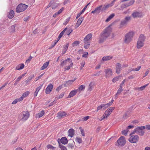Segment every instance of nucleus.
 <instances>
[{
  "label": "nucleus",
  "mask_w": 150,
  "mask_h": 150,
  "mask_svg": "<svg viewBox=\"0 0 150 150\" xmlns=\"http://www.w3.org/2000/svg\"><path fill=\"white\" fill-rule=\"evenodd\" d=\"M131 17L130 16H127L124 19L122 20L120 23V28H121L124 26H126L127 23L130 20Z\"/></svg>",
  "instance_id": "nucleus-8"
},
{
  "label": "nucleus",
  "mask_w": 150,
  "mask_h": 150,
  "mask_svg": "<svg viewBox=\"0 0 150 150\" xmlns=\"http://www.w3.org/2000/svg\"><path fill=\"white\" fill-rule=\"evenodd\" d=\"M30 18V17L29 16H27L23 18V20L24 21H28V19Z\"/></svg>",
  "instance_id": "nucleus-49"
},
{
  "label": "nucleus",
  "mask_w": 150,
  "mask_h": 150,
  "mask_svg": "<svg viewBox=\"0 0 150 150\" xmlns=\"http://www.w3.org/2000/svg\"><path fill=\"white\" fill-rule=\"evenodd\" d=\"M79 41H75L72 44V45L73 47L76 46L79 44Z\"/></svg>",
  "instance_id": "nucleus-36"
},
{
  "label": "nucleus",
  "mask_w": 150,
  "mask_h": 150,
  "mask_svg": "<svg viewBox=\"0 0 150 150\" xmlns=\"http://www.w3.org/2000/svg\"><path fill=\"white\" fill-rule=\"evenodd\" d=\"M81 134H82V136H85V133L83 129H81Z\"/></svg>",
  "instance_id": "nucleus-61"
},
{
  "label": "nucleus",
  "mask_w": 150,
  "mask_h": 150,
  "mask_svg": "<svg viewBox=\"0 0 150 150\" xmlns=\"http://www.w3.org/2000/svg\"><path fill=\"white\" fill-rule=\"evenodd\" d=\"M83 19L84 18L83 17H81L79 18L75 25V27L76 28H78L80 25Z\"/></svg>",
  "instance_id": "nucleus-18"
},
{
  "label": "nucleus",
  "mask_w": 150,
  "mask_h": 150,
  "mask_svg": "<svg viewBox=\"0 0 150 150\" xmlns=\"http://www.w3.org/2000/svg\"><path fill=\"white\" fill-rule=\"evenodd\" d=\"M108 8V6H106V5H104L103 6L101 5L96 7L94 11H92L91 13L98 14L101 11H105Z\"/></svg>",
  "instance_id": "nucleus-2"
},
{
  "label": "nucleus",
  "mask_w": 150,
  "mask_h": 150,
  "mask_svg": "<svg viewBox=\"0 0 150 150\" xmlns=\"http://www.w3.org/2000/svg\"><path fill=\"white\" fill-rule=\"evenodd\" d=\"M42 85H41L39 86V87H37L36 89V90L38 92L39 91V90L42 88Z\"/></svg>",
  "instance_id": "nucleus-60"
},
{
  "label": "nucleus",
  "mask_w": 150,
  "mask_h": 150,
  "mask_svg": "<svg viewBox=\"0 0 150 150\" xmlns=\"http://www.w3.org/2000/svg\"><path fill=\"white\" fill-rule=\"evenodd\" d=\"M105 114H107V116H109L110 114L111 113L108 110V109H107L105 111Z\"/></svg>",
  "instance_id": "nucleus-56"
},
{
  "label": "nucleus",
  "mask_w": 150,
  "mask_h": 150,
  "mask_svg": "<svg viewBox=\"0 0 150 150\" xmlns=\"http://www.w3.org/2000/svg\"><path fill=\"white\" fill-rule=\"evenodd\" d=\"M44 111L42 110L39 113L36 114L35 117L36 118H39L42 116L44 115Z\"/></svg>",
  "instance_id": "nucleus-21"
},
{
  "label": "nucleus",
  "mask_w": 150,
  "mask_h": 150,
  "mask_svg": "<svg viewBox=\"0 0 150 150\" xmlns=\"http://www.w3.org/2000/svg\"><path fill=\"white\" fill-rule=\"evenodd\" d=\"M115 108V107H110L108 109L109 111L110 112H111Z\"/></svg>",
  "instance_id": "nucleus-51"
},
{
  "label": "nucleus",
  "mask_w": 150,
  "mask_h": 150,
  "mask_svg": "<svg viewBox=\"0 0 150 150\" xmlns=\"http://www.w3.org/2000/svg\"><path fill=\"white\" fill-rule=\"evenodd\" d=\"M70 17L68 18L66 20L65 22L64 23V25H66L69 21L70 20Z\"/></svg>",
  "instance_id": "nucleus-52"
},
{
  "label": "nucleus",
  "mask_w": 150,
  "mask_h": 150,
  "mask_svg": "<svg viewBox=\"0 0 150 150\" xmlns=\"http://www.w3.org/2000/svg\"><path fill=\"white\" fill-rule=\"evenodd\" d=\"M59 146L60 147L62 150H67L66 148L63 145H61L59 143Z\"/></svg>",
  "instance_id": "nucleus-41"
},
{
  "label": "nucleus",
  "mask_w": 150,
  "mask_h": 150,
  "mask_svg": "<svg viewBox=\"0 0 150 150\" xmlns=\"http://www.w3.org/2000/svg\"><path fill=\"white\" fill-rule=\"evenodd\" d=\"M29 93L30 92L28 91L25 92L22 95V96L23 98H24L25 97L27 96Z\"/></svg>",
  "instance_id": "nucleus-37"
},
{
  "label": "nucleus",
  "mask_w": 150,
  "mask_h": 150,
  "mask_svg": "<svg viewBox=\"0 0 150 150\" xmlns=\"http://www.w3.org/2000/svg\"><path fill=\"white\" fill-rule=\"evenodd\" d=\"M112 57L111 56L104 57H103L102 59L103 61H107L111 59Z\"/></svg>",
  "instance_id": "nucleus-31"
},
{
  "label": "nucleus",
  "mask_w": 150,
  "mask_h": 150,
  "mask_svg": "<svg viewBox=\"0 0 150 150\" xmlns=\"http://www.w3.org/2000/svg\"><path fill=\"white\" fill-rule=\"evenodd\" d=\"M145 38L143 35L141 34L137 42V48L140 49L143 47L144 45V42Z\"/></svg>",
  "instance_id": "nucleus-5"
},
{
  "label": "nucleus",
  "mask_w": 150,
  "mask_h": 150,
  "mask_svg": "<svg viewBox=\"0 0 150 150\" xmlns=\"http://www.w3.org/2000/svg\"><path fill=\"white\" fill-rule=\"evenodd\" d=\"M76 79V78H74L73 80H69L66 81V83L69 85H71L72 84L73 82L75 81Z\"/></svg>",
  "instance_id": "nucleus-33"
},
{
  "label": "nucleus",
  "mask_w": 150,
  "mask_h": 150,
  "mask_svg": "<svg viewBox=\"0 0 150 150\" xmlns=\"http://www.w3.org/2000/svg\"><path fill=\"white\" fill-rule=\"evenodd\" d=\"M83 13L81 11L80 13H79L77 15L76 18L77 19Z\"/></svg>",
  "instance_id": "nucleus-55"
},
{
  "label": "nucleus",
  "mask_w": 150,
  "mask_h": 150,
  "mask_svg": "<svg viewBox=\"0 0 150 150\" xmlns=\"http://www.w3.org/2000/svg\"><path fill=\"white\" fill-rule=\"evenodd\" d=\"M28 7V6L24 4H21L18 5L16 8V12L20 13L24 11Z\"/></svg>",
  "instance_id": "nucleus-9"
},
{
  "label": "nucleus",
  "mask_w": 150,
  "mask_h": 150,
  "mask_svg": "<svg viewBox=\"0 0 150 150\" xmlns=\"http://www.w3.org/2000/svg\"><path fill=\"white\" fill-rule=\"evenodd\" d=\"M141 68V66H138L137 68L134 69V71H139Z\"/></svg>",
  "instance_id": "nucleus-64"
},
{
  "label": "nucleus",
  "mask_w": 150,
  "mask_h": 150,
  "mask_svg": "<svg viewBox=\"0 0 150 150\" xmlns=\"http://www.w3.org/2000/svg\"><path fill=\"white\" fill-rule=\"evenodd\" d=\"M68 147L69 148H70L71 149H72L73 147H74V145L73 144H72L71 143H69L68 145Z\"/></svg>",
  "instance_id": "nucleus-59"
},
{
  "label": "nucleus",
  "mask_w": 150,
  "mask_h": 150,
  "mask_svg": "<svg viewBox=\"0 0 150 150\" xmlns=\"http://www.w3.org/2000/svg\"><path fill=\"white\" fill-rule=\"evenodd\" d=\"M115 2L114 1H113L110 4H108L106 5V6H108V8H109L110 7L112 6L114 4Z\"/></svg>",
  "instance_id": "nucleus-45"
},
{
  "label": "nucleus",
  "mask_w": 150,
  "mask_h": 150,
  "mask_svg": "<svg viewBox=\"0 0 150 150\" xmlns=\"http://www.w3.org/2000/svg\"><path fill=\"white\" fill-rule=\"evenodd\" d=\"M100 72H101L100 71H98L97 72H96V74H93L92 75V76H98L99 75H100Z\"/></svg>",
  "instance_id": "nucleus-47"
},
{
  "label": "nucleus",
  "mask_w": 150,
  "mask_h": 150,
  "mask_svg": "<svg viewBox=\"0 0 150 150\" xmlns=\"http://www.w3.org/2000/svg\"><path fill=\"white\" fill-rule=\"evenodd\" d=\"M132 133L130 134V137L129 138L128 140L131 143H134L137 142L139 139V137L137 135H131L133 134Z\"/></svg>",
  "instance_id": "nucleus-10"
},
{
  "label": "nucleus",
  "mask_w": 150,
  "mask_h": 150,
  "mask_svg": "<svg viewBox=\"0 0 150 150\" xmlns=\"http://www.w3.org/2000/svg\"><path fill=\"white\" fill-rule=\"evenodd\" d=\"M78 90L75 89L71 91L69 93V95L68 97V98H71L74 96L78 92Z\"/></svg>",
  "instance_id": "nucleus-16"
},
{
  "label": "nucleus",
  "mask_w": 150,
  "mask_h": 150,
  "mask_svg": "<svg viewBox=\"0 0 150 150\" xmlns=\"http://www.w3.org/2000/svg\"><path fill=\"white\" fill-rule=\"evenodd\" d=\"M129 130H128L127 129H126L125 130H123L122 132V134L125 135H127V132H128Z\"/></svg>",
  "instance_id": "nucleus-38"
},
{
  "label": "nucleus",
  "mask_w": 150,
  "mask_h": 150,
  "mask_svg": "<svg viewBox=\"0 0 150 150\" xmlns=\"http://www.w3.org/2000/svg\"><path fill=\"white\" fill-rule=\"evenodd\" d=\"M64 8H62L60 9L58 12H57V13L58 14H60V13H61L62 11L63 10Z\"/></svg>",
  "instance_id": "nucleus-53"
},
{
  "label": "nucleus",
  "mask_w": 150,
  "mask_h": 150,
  "mask_svg": "<svg viewBox=\"0 0 150 150\" xmlns=\"http://www.w3.org/2000/svg\"><path fill=\"white\" fill-rule=\"evenodd\" d=\"M122 87H120L118 89L117 91V92L116 93L117 94L120 95L121 93V92L122 91Z\"/></svg>",
  "instance_id": "nucleus-40"
},
{
  "label": "nucleus",
  "mask_w": 150,
  "mask_h": 150,
  "mask_svg": "<svg viewBox=\"0 0 150 150\" xmlns=\"http://www.w3.org/2000/svg\"><path fill=\"white\" fill-rule=\"evenodd\" d=\"M119 76H118L113 78V79L112 80V82L114 83H115L119 79Z\"/></svg>",
  "instance_id": "nucleus-42"
},
{
  "label": "nucleus",
  "mask_w": 150,
  "mask_h": 150,
  "mask_svg": "<svg viewBox=\"0 0 150 150\" xmlns=\"http://www.w3.org/2000/svg\"><path fill=\"white\" fill-rule=\"evenodd\" d=\"M57 117L59 119L63 116H64L67 115L66 113L64 111L59 112L57 113Z\"/></svg>",
  "instance_id": "nucleus-19"
},
{
  "label": "nucleus",
  "mask_w": 150,
  "mask_h": 150,
  "mask_svg": "<svg viewBox=\"0 0 150 150\" xmlns=\"http://www.w3.org/2000/svg\"><path fill=\"white\" fill-rule=\"evenodd\" d=\"M69 135L68 136L71 137L73 136L74 134V130L73 129H70L68 131Z\"/></svg>",
  "instance_id": "nucleus-22"
},
{
  "label": "nucleus",
  "mask_w": 150,
  "mask_h": 150,
  "mask_svg": "<svg viewBox=\"0 0 150 150\" xmlns=\"http://www.w3.org/2000/svg\"><path fill=\"white\" fill-rule=\"evenodd\" d=\"M53 88V85L51 83L50 84L46 89L45 93L47 94H49L52 91Z\"/></svg>",
  "instance_id": "nucleus-13"
},
{
  "label": "nucleus",
  "mask_w": 150,
  "mask_h": 150,
  "mask_svg": "<svg viewBox=\"0 0 150 150\" xmlns=\"http://www.w3.org/2000/svg\"><path fill=\"white\" fill-rule=\"evenodd\" d=\"M60 141L64 144H66L68 142L67 139L65 137L62 138L60 139Z\"/></svg>",
  "instance_id": "nucleus-26"
},
{
  "label": "nucleus",
  "mask_w": 150,
  "mask_h": 150,
  "mask_svg": "<svg viewBox=\"0 0 150 150\" xmlns=\"http://www.w3.org/2000/svg\"><path fill=\"white\" fill-rule=\"evenodd\" d=\"M134 33L132 31L129 32L125 35L124 40V42L126 43H129L132 40L134 35Z\"/></svg>",
  "instance_id": "nucleus-6"
},
{
  "label": "nucleus",
  "mask_w": 150,
  "mask_h": 150,
  "mask_svg": "<svg viewBox=\"0 0 150 150\" xmlns=\"http://www.w3.org/2000/svg\"><path fill=\"white\" fill-rule=\"evenodd\" d=\"M69 44L68 43H67L63 47L64 49L62 51V54L63 55V54L65 53L67 51L68 48V47Z\"/></svg>",
  "instance_id": "nucleus-25"
},
{
  "label": "nucleus",
  "mask_w": 150,
  "mask_h": 150,
  "mask_svg": "<svg viewBox=\"0 0 150 150\" xmlns=\"http://www.w3.org/2000/svg\"><path fill=\"white\" fill-rule=\"evenodd\" d=\"M105 76L106 77H108L112 75V70L110 69H105Z\"/></svg>",
  "instance_id": "nucleus-14"
},
{
  "label": "nucleus",
  "mask_w": 150,
  "mask_h": 150,
  "mask_svg": "<svg viewBox=\"0 0 150 150\" xmlns=\"http://www.w3.org/2000/svg\"><path fill=\"white\" fill-rule=\"evenodd\" d=\"M145 129L144 126L137 127L134 129L132 134H135V133L140 136H143L145 132L144 130Z\"/></svg>",
  "instance_id": "nucleus-3"
},
{
  "label": "nucleus",
  "mask_w": 150,
  "mask_h": 150,
  "mask_svg": "<svg viewBox=\"0 0 150 150\" xmlns=\"http://www.w3.org/2000/svg\"><path fill=\"white\" fill-rule=\"evenodd\" d=\"M24 67L23 64H20L17 65L16 68L15 70H20L23 69Z\"/></svg>",
  "instance_id": "nucleus-24"
},
{
  "label": "nucleus",
  "mask_w": 150,
  "mask_h": 150,
  "mask_svg": "<svg viewBox=\"0 0 150 150\" xmlns=\"http://www.w3.org/2000/svg\"><path fill=\"white\" fill-rule=\"evenodd\" d=\"M115 16L114 14H112L109 16L106 19L105 21L106 22L109 21Z\"/></svg>",
  "instance_id": "nucleus-34"
},
{
  "label": "nucleus",
  "mask_w": 150,
  "mask_h": 150,
  "mask_svg": "<svg viewBox=\"0 0 150 150\" xmlns=\"http://www.w3.org/2000/svg\"><path fill=\"white\" fill-rule=\"evenodd\" d=\"M67 29V28H66L63 30L59 34L58 39H60L61 38Z\"/></svg>",
  "instance_id": "nucleus-28"
},
{
  "label": "nucleus",
  "mask_w": 150,
  "mask_h": 150,
  "mask_svg": "<svg viewBox=\"0 0 150 150\" xmlns=\"http://www.w3.org/2000/svg\"><path fill=\"white\" fill-rule=\"evenodd\" d=\"M85 86L84 85H81L79 87L78 89V90L79 91H83L85 88Z\"/></svg>",
  "instance_id": "nucleus-35"
},
{
  "label": "nucleus",
  "mask_w": 150,
  "mask_h": 150,
  "mask_svg": "<svg viewBox=\"0 0 150 150\" xmlns=\"http://www.w3.org/2000/svg\"><path fill=\"white\" fill-rule=\"evenodd\" d=\"M15 25H13L11 26V32H14L15 31Z\"/></svg>",
  "instance_id": "nucleus-43"
},
{
  "label": "nucleus",
  "mask_w": 150,
  "mask_h": 150,
  "mask_svg": "<svg viewBox=\"0 0 150 150\" xmlns=\"http://www.w3.org/2000/svg\"><path fill=\"white\" fill-rule=\"evenodd\" d=\"M112 31V29L110 25L105 29L100 35L99 43H103L110 36Z\"/></svg>",
  "instance_id": "nucleus-1"
},
{
  "label": "nucleus",
  "mask_w": 150,
  "mask_h": 150,
  "mask_svg": "<svg viewBox=\"0 0 150 150\" xmlns=\"http://www.w3.org/2000/svg\"><path fill=\"white\" fill-rule=\"evenodd\" d=\"M21 114L23 116L22 119L24 121L26 120L28 118L30 115L29 112L27 111L23 112Z\"/></svg>",
  "instance_id": "nucleus-11"
},
{
  "label": "nucleus",
  "mask_w": 150,
  "mask_h": 150,
  "mask_svg": "<svg viewBox=\"0 0 150 150\" xmlns=\"http://www.w3.org/2000/svg\"><path fill=\"white\" fill-rule=\"evenodd\" d=\"M76 142H77L79 143H81L82 141L81 139L80 138L78 137H76Z\"/></svg>",
  "instance_id": "nucleus-39"
},
{
  "label": "nucleus",
  "mask_w": 150,
  "mask_h": 150,
  "mask_svg": "<svg viewBox=\"0 0 150 150\" xmlns=\"http://www.w3.org/2000/svg\"><path fill=\"white\" fill-rule=\"evenodd\" d=\"M32 58V57L30 56L29 58L26 61V63H29L30 61Z\"/></svg>",
  "instance_id": "nucleus-50"
},
{
  "label": "nucleus",
  "mask_w": 150,
  "mask_h": 150,
  "mask_svg": "<svg viewBox=\"0 0 150 150\" xmlns=\"http://www.w3.org/2000/svg\"><path fill=\"white\" fill-rule=\"evenodd\" d=\"M145 127V129H146L150 130V125H147Z\"/></svg>",
  "instance_id": "nucleus-62"
},
{
  "label": "nucleus",
  "mask_w": 150,
  "mask_h": 150,
  "mask_svg": "<svg viewBox=\"0 0 150 150\" xmlns=\"http://www.w3.org/2000/svg\"><path fill=\"white\" fill-rule=\"evenodd\" d=\"M47 147L48 149H54V148H55V147H53L52 145H47Z\"/></svg>",
  "instance_id": "nucleus-48"
},
{
  "label": "nucleus",
  "mask_w": 150,
  "mask_h": 150,
  "mask_svg": "<svg viewBox=\"0 0 150 150\" xmlns=\"http://www.w3.org/2000/svg\"><path fill=\"white\" fill-rule=\"evenodd\" d=\"M18 101V100L17 99H16L12 103V104H15Z\"/></svg>",
  "instance_id": "nucleus-63"
},
{
  "label": "nucleus",
  "mask_w": 150,
  "mask_h": 150,
  "mask_svg": "<svg viewBox=\"0 0 150 150\" xmlns=\"http://www.w3.org/2000/svg\"><path fill=\"white\" fill-rule=\"evenodd\" d=\"M132 16L134 18H135L141 17L142 14L141 13L135 12L132 13Z\"/></svg>",
  "instance_id": "nucleus-15"
},
{
  "label": "nucleus",
  "mask_w": 150,
  "mask_h": 150,
  "mask_svg": "<svg viewBox=\"0 0 150 150\" xmlns=\"http://www.w3.org/2000/svg\"><path fill=\"white\" fill-rule=\"evenodd\" d=\"M148 85V84H147L146 85H144L143 86L140 87L139 88L140 90L142 91Z\"/></svg>",
  "instance_id": "nucleus-44"
},
{
  "label": "nucleus",
  "mask_w": 150,
  "mask_h": 150,
  "mask_svg": "<svg viewBox=\"0 0 150 150\" xmlns=\"http://www.w3.org/2000/svg\"><path fill=\"white\" fill-rule=\"evenodd\" d=\"M62 85L60 86L57 88L56 91H59V90H61V89L62 88Z\"/></svg>",
  "instance_id": "nucleus-54"
},
{
  "label": "nucleus",
  "mask_w": 150,
  "mask_h": 150,
  "mask_svg": "<svg viewBox=\"0 0 150 150\" xmlns=\"http://www.w3.org/2000/svg\"><path fill=\"white\" fill-rule=\"evenodd\" d=\"M126 143V139L124 137L121 136L115 143V145L118 147L123 146Z\"/></svg>",
  "instance_id": "nucleus-7"
},
{
  "label": "nucleus",
  "mask_w": 150,
  "mask_h": 150,
  "mask_svg": "<svg viewBox=\"0 0 150 150\" xmlns=\"http://www.w3.org/2000/svg\"><path fill=\"white\" fill-rule=\"evenodd\" d=\"M15 14V13L14 11L12 10H11L8 13V14L7 16L9 18H13Z\"/></svg>",
  "instance_id": "nucleus-17"
},
{
  "label": "nucleus",
  "mask_w": 150,
  "mask_h": 150,
  "mask_svg": "<svg viewBox=\"0 0 150 150\" xmlns=\"http://www.w3.org/2000/svg\"><path fill=\"white\" fill-rule=\"evenodd\" d=\"M106 106H107L105 104H101L97 107L96 111L98 112L101 109L104 110L107 108Z\"/></svg>",
  "instance_id": "nucleus-20"
},
{
  "label": "nucleus",
  "mask_w": 150,
  "mask_h": 150,
  "mask_svg": "<svg viewBox=\"0 0 150 150\" xmlns=\"http://www.w3.org/2000/svg\"><path fill=\"white\" fill-rule=\"evenodd\" d=\"M92 36V34H88L84 39L83 41L85 43L84 47L86 49H87L90 45V40L91 39Z\"/></svg>",
  "instance_id": "nucleus-4"
},
{
  "label": "nucleus",
  "mask_w": 150,
  "mask_h": 150,
  "mask_svg": "<svg viewBox=\"0 0 150 150\" xmlns=\"http://www.w3.org/2000/svg\"><path fill=\"white\" fill-rule=\"evenodd\" d=\"M73 30L71 28H67L66 31V34L69 35L72 32Z\"/></svg>",
  "instance_id": "nucleus-32"
},
{
  "label": "nucleus",
  "mask_w": 150,
  "mask_h": 150,
  "mask_svg": "<svg viewBox=\"0 0 150 150\" xmlns=\"http://www.w3.org/2000/svg\"><path fill=\"white\" fill-rule=\"evenodd\" d=\"M49 62V61L46 62L45 63H44L41 68V70H43L46 69L48 66Z\"/></svg>",
  "instance_id": "nucleus-29"
},
{
  "label": "nucleus",
  "mask_w": 150,
  "mask_h": 150,
  "mask_svg": "<svg viewBox=\"0 0 150 150\" xmlns=\"http://www.w3.org/2000/svg\"><path fill=\"white\" fill-rule=\"evenodd\" d=\"M122 65L119 63H117L116 64V73L117 74H119L122 70Z\"/></svg>",
  "instance_id": "nucleus-12"
},
{
  "label": "nucleus",
  "mask_w": 150,
  "mask_h": 150,
  "mask_svg": "<svg viewBox=\"0 0 150 150\" xmlns=\"http://www.w3.org/2000/svg\"><path fill=\"white\" fill-rule=\"evenodd\" d=\"M94 83L93 82H91L88 86V91H91L92 90V88L94 87Z\"/></svg>",
  "instance_id": "nucleus-27"
},
{
  "label": "nucleus",
  "mask_w": 150,
  "mask_h": 150,
  "mask_svg": "<svg viewBox=\"0 0 150 150\" xmlns=\"http://www.w3.org/2000/svg\"><path fill=\"white\" fill-rule=\"evenodd\" d=\"M88 52H85L84 54H83L82 57H86L88 55Z\"/></svg>",
  "instance_id": "nucleus-58"
},
{
  "label": "nucleus",
  "mask_w": 150,
  "mask_h": 150,
  "mask_svg": "<svg viewBox=\"0 0 150 150\" xmlns=\"http://www.w3.org/2000/svg\"><path fill=\"white\" fill-rule=\"evenodd\" d=\"M85 65V62H83L81 64V66L80 67V69L81 70L82 69V68L83 67L84 65Z\"/></svg>",
  "instance_id": "nucleus-57"
},
{
  "label": "nucleus",
  "mask_w": 150,
  "mask_h": 150,
  "mask_svg": "<svg viewBox=\"0 0 150 150\" xmlns=\"http://www.w3.org/2000/svg\"><path fill=\"white\" fill-rule=\"evenodd\" d=\"M90 3H88L84 7V8L81 11L83 13L84 12L86 9V8L90 4Z\"/></svg>",
  "instance_id": "nucleus-46"
},
{
  "label": "nucleus",
  "mask_w": 150,
  "mask_h": 150,
  "mask_svg": "<svg viewBox=\"0 0 150 150\" xmlns=\"http://www.w3.org/2000/svg\"><path fill=\"white\" fill-rule=\"evenodd\" d=\"M50 4H51L50 6L53 9H55L57 7L59 4L55 2L52 3V2H50Z\"/></svg>",
  "instance_id": "nucleus-23"
},
{
  "label": "nucleus",
  "mask_w": 150,
  "mask_h": 150,
  "mask_svg": "<svg viewBox=\"0 0 150 150\" xmlns=\"http://www.w3.org/2000/svg\"><path fill=\"white\" fill-rule=\"evenodd\" d=\"M130 114V112L129 111L127 112L125 114H124L122 117L124 119H127L129 117Z\"/></svg>",
  "instance_id": "nucleus-30"
}]
</instances>
